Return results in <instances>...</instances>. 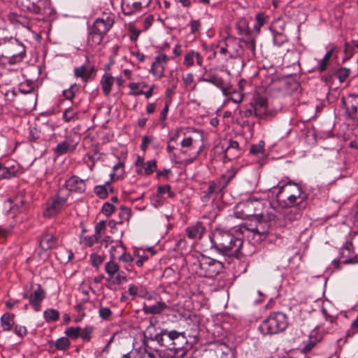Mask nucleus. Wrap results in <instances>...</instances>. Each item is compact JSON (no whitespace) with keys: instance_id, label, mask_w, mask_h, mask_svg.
Returning <instances> with one entry per match:
<instances>
[{"instance_id":"40","label":"nucleus","mask_w":358,"mask_h":358,"mask_svg":"<svg viewBox=\"0 0 358 358\" xmlns=\"http://www.w3.org/2000/svg\"><path fill=\"white\" fill-rule=\"evenodd\" d=\"M131 210L129 208L125 206L120 207V211L119 213V217L120 220L118 222L119 224H122L124 221H129L131 216Z\"/></svg>"},{"instance_id":"47","label":"nucleus","mask_w":358,"mask_h":358,"mask_svg":"<svg viewBox=\"0 0 358 358\" xmlns=\"http://www.w3.org/2000/svg\"><path fill=\"white\" fill-rule=\"evenodd\" d=\"M356 52L357 50L354 48L352 45L350 43L346 42L344 48V61L350 59L356 53Z\"/></svg>"},{"instance_id":"56","label":"nucleus","mask_w":358,"mask_h":358,"mask_svg":"<svg viewBox=\"0 0 358 358\" xmlns=\"http://www.w3.org/2000/svg\"><path fill=\"white\" fill-rule=\"evenodd\" d=\"M14 333L19 337L23 338L27 334V329L24 326L16 324L13 327Z\"/></svg>"},{"instance_id":"32","label":"nucleus","mask_w":358,"mask_h":358,"mask_svg":"<svg viewBox=\"0 0 358 358\" xmlns=\"http://www.w3.org/2000/svg\"><path fill=\"white\" fill-rule=\"evenodd\" d=\"M336 50V47H332L324 55L322 59H321L319 62V65L317 66V71L320 73L324 72L327 69V64L329 63V59H331L334 50Z\"/></svg>"},{"instance_id":"19","label":"nucleus","mask_w":358,"mask_h":358,"mask_svg":"<svg viewBox=\"0 0 358 358\" xmlns=\"http://www.w3.org/2000/svg\"><path fill=\"white\" fill-rule=\"evenodd\" d=\"M168 309L166 303L162 301L156 302L152 305H148L145 303L143 304L142 311L145 315H160L165 310Z\"/></svg>"},{"instance_id":"52","label":"nucleus","mask_w":358,"mask_h":358,"mask_svg":"<svg viewBox=\"0 0 358 358\" xmlns=\"http://www.w3.org/2000/svg\"><path fill=\"white\" fill-rule=\"evenodd\" d=\"M112 315V311L108 307H100L99 309V316L104 320H109Z\"/></svg>"},{"instance_id":"35","label":"nucleus","mask_w":358,"mask_h":358,"mask_svg":"<svg viewBox=\"0 0 358 358\" xmlns=\"http://www.w3.org/2000/svg\"><path fill=\"white\" fill-rule=\"evenodd\" d=\"M43 317L46 322H55L59 317V312L55 309L48 308L43 312Z\"/></svg>"},{"instance_id":"37","label":"nucleus","mask_w":358,"mask_h":358,"mask_svg":"<svg viewBox=\"0 0 358 358\" xmlns=\"http://www.w3.org/2000/svg\"><path fill=\"white\" fill-rule=\"evenodd\" d=\"M216 187L217 184L214 181H209L208 189L203 192V195L201 196L202 201L208 200L210 196L215 193Z\"/></svg>"},{"instance_id":"24","label":"nucleus","mask_w":358,"mask_h":358,"mask_svg":"<svg viewBox=\"0 0 358 358\" xmlns=\"http://www.w3.org/2000/svg\"><path fill=\"white\" fill-rule=\"evenodd\" d=\"M56 239L52 234H44L41 241L39 245L43 250H48L55 247Z\"/></svg>"},{"instance_id":"41","label":"nucleus","mask_w":358,"mask_h":358,"mask_svg":"<svg viewBox=\"0 0 358 358\" xmlns=\"http://www.w3.org/2000/svg\"><path fill=\"white\" fill-rule=\"evenodd\" d=\"M196 52L193 50H189L185 55L183 65L190 67L194 65Z\"/></svg>"},{"instance_id":"2","label":"nucleus","mask_w":358,"mask_h":358,"mask_svg":"<svg viewBox=\"0 0 358 358\" xmlns=\"http://www.w3.org/2000/svg\"><path fill=\"white\" fill-rule=\"evenodd\" d=\"M276 199L282 206L301 204L302 208H306L308 205L306 194L299 185L294 182L280 187Z\"/></svg>"},{"instance_id":"46","label":"nucleus","mask_w":358,"mask_h":358,"mask_svg":"<svg viewBox=\"0 0 358 358\" xmlns=\"http://www.w3.org/2000/svg\"><path fill=\"white\" fill-rule=\"evenodd\" d=\"M18 92L23 94H30L34 92V86L30 82L20 83Z\"/></svg>"},{"instance_id":"50","label":"nucleus","mask_w":358,"mask_h":358,"mask_svg":"<svg viewBox=\"0 0 358 358\" xmlns=\"http://www.w3.org/2000/svg\"><path fill=\"white\" fill-rule=\"evenodd\" d=\"M16 175V171H15V168H8L3 166L2 171L1 173V176L3 178L10 179Z\"/></svg>"},{"instance_id":"42","label":"nucleus","mask_w":358,"mask_h":358,"mask_svg":"<svg viewBox=\"0 0 358 358\" xmlns=\"http://www.w3.org/2000/svg\"><path fill=\"white\" fill-rule=\"evenodd\" d=\"M81 329L79 327H70L66 329L64 333L66 337L72 339L78 338L80 336V331Z\"/></svg>"},{"instance_id":"7","label":"nucleus","mask_w":358,"mask_h":358,"mask_svg":"<svg viewBox=\"0 0 358 358\" xmlns=\"http://www.w3.org/2000/svg\"><path fill=\"white\" fill-rule=\"evenodd\" d=\"M68 198L69 192L64 187H59L55 195L48 201L43 213L44 215L51 217L57 215L62 210Z\"/></svg>"},{"instance_id":"59","label":"nucleus","mask_w":358,"mask_h":358,"mask_svg":"<svg viewBox=\"0 0 358 358\" xmlns=\"http://www.w3.org/2000/svg\"><path fill=\"white\" fill-rule=\"evenodd\" d=\"M101 211L106 216H110L115 211V206L112 203L106 202L103 205Z\"/></svg>"},{"instance_id":"63","label":"nucleus","mask_w":358,"mask_h":358,"mask_svg":"<svg viewBox=\"0 0 358 358\" xmlns=\"http://www.w3.org/2000/svg\"><path fill=\"white\" fill-rule=\"evenodd\" d=\"M193 141V138L186 137L181 141L180 145L182 148H190L192 146Z\"/></svg>"},{"instance_id":"20","label":"nucleus","mask_w":358,"mask_h":358,"mask_svg":"<svg viewBox=\"0 0 358 358\" xmlns=\"http://www.w3.org/2000/svg\"><path fill=\"white\" fill-rule=\"evenodd\" d=\"M205 232L206 228L201 222H197L195 225L188 227L185 229L187 236L192 240H200Z\"/></svg>"},{"instance_id":"9","label":"nucleus","mask_w":358,"mask_h":358,"mask_svg":"<svg viewBox=\"0 0 358 358\" xmlns=\"http://www.w3.org/2000/svg\"><path fill=\"white\" fill-rule=\"evenodd\" d=\"M69 192V196L71 193L83 194L86 191V181L81 179L78 176L73 175L68 178L65 183L61 187Z\"/></svg>"},{"instance_id":"1","label":"nucleus","mask_w":358,"mask_h":358,"mask_svg":"<svg viewBox=\"0 0 358 358\" xmlns=\"http://www.w3.org/2000/svg\"><path fill=\"white\" fill-rule=\"evenodd\" d=\"M210 248L223 256L241 258V252L243 244L241 238L235 236L233 234L222 230H215L210 236Z\"/></svg>"},{"instance_id":"64","label":"nucleus","mask_w":358,"mask_h":358,"mask_svg":"<svg viewBox=\"0 0 358 358\" xmlns=\"http://www.w3.org/2000/svg\"><path fill=\"white\" fill-rule=\"evenodd\" d=\"M137 295L141 298H144V299H150V296L148 292L147 291L146 288L144 287L143 286L138 287V292Z\"/></svg>"},{"instance_id":"22","label":"nucleus","mask_w":358,"mask_h":358,"mask_svg":"<svg viewBox=\"0 0 358 358\" xmlns=\"http://www.w3.org/2000/svg\"><path fill=\"white\" fill-rule=\"evenodd\" d=\"M48 345L53 352L55 350H66L71 345V342L68 337L64 336L58 338L56 341H49Z\"/></svg>"},{"instance_id":"5","label":"nucleus","mask_w":358,"mask_h":358,"mask_svg":"<svg viewBox=\"0 0 358 358\" xmlns=\"http://www.w3.org/2000/svg\"><path fill=\"white\" fill-rule=\"evenodd\" d=\"M288 322L285 314L280 312L272 313L259 325V329L263 335L277 334L284 331Z\"/></svg>"},{"instance_id":"17","label":"nucleus","mask_w":358,"mask_h":358,"mask_svg":"<svg viewBox=\"0 0 358 358\" xmlns=\"http://www.w3.org/2000/svg\"><path fill=\"white\" fill-rule=\"evenodd\" d=\"M78 145V142L74 141L71 138H66V140L58 143L57 146L53 149L55 155L57 156H61L69 152H73Z\"/></svg>"},{"instance_id":"16","label":"nucleus","mask_w":358,"mask_h":358,"mask_svg":"<svg viewBox=\"0 0 358 358\" xmlns=\"http://www.w3.org/2000/svg\"><path fill=\"white\" fill-rule=\"evenodd\" d=\"M168 57L164 54H160L155 59L151 66L150 72L159 78L164 76V65L166 64Z\"/></svg>"},{"instance_id":"48","label":"nucleus","mask_w":358,"mask_h":358,"mask_svg":"<svg viewBox=\"0 0 358 358\" xmlns=\"http://www.w3.org/2000/svg\"><path fill=\"white\" fill-rule=\"evenodd\" d=\"M124 246L122 244H120V245H115V246H112L109 250L110 252V259H117V255L118 254L119 255H120L121 252H122V250H124Z\"/></svg>"},{"instance_id":"49","label":"nucleus","mask_w":358,"mask_h":358,"mask_svg":"<svg viewBox=\"0 0 358 358\" xmlns=\"http://www.w3.org/2000/svg\"><path fill=\"white\" fill-rule=\"evenodd\" d=\"M265 143L264 141H260L257 144H253L251 145L250 152L252 155H258L264 152V148Z\"/></svg>"},{"instance_id":"61","label":"nucleus","mask_w":358,"mask_h":358,"mask_svg":"<svg viewBox=\"0 0 358 358\" xmlns=\"http://www.w3.org/2000/svg\"><path fill=\"white\" fill-rule=\"evenodd\" d=\"M190 30L192 34H195L199 31L201 28V23L199 20H192L189 22Z\"/></svg>"},{"instance_id":"60","label":"nucleus","mask_w":358,"mask_h":358,"mask_svg":"<svg viewBox=\"0 0 358 358\" xmlns=\"http://www.w3.org/2000/svg\"><path fill=\"white\" fill-rule=\"evenodd\" d=\"M243 42L245 43L246 48L251 51L252 55H255V40L254 38H251L249 41L243 40Z\"/></svg>"},{"instance_id":"36","label":"nucleus","mask_w":358,"mask_h":358,"mask_svg":"<svg viewBox=\"0 0 358 358\" xmlns=\"http://www.w3.org/2000/svg\"><path fill=\"white\" fill-rule=\"evenodd\" d=\"M142 168L143 169V174L149 176L156 171L157 162L154 159L148 161Z\"/></svg>"},{"instance_id":"12","label":"nucleus","mask_w":358,"mask_h":358,"mask_svg":"<svg viewBox=\"0 0 358 358\" xmlns=\"http://www.w3.org/2000/svg\"><path fill=\"white\" fill-rule=\"evenodd\" d=\"M242 42L243 40L233 36H228L225 38L224 43L229 48V58L236 59L241 57L243 54Z\"/></svg>"},{"instance_id":"38","label":"nucleus","mask_w":358,"mask_h":358,"mask_svg":"<svg viewBox=\"0 0 358 358\" xmlns=\"http://www.w3.org/2000/svg\"><path fill=\"white\" fill-rule=\"evenodd\" d=\"M145 354L148 358H172L167 351L162 352L157 350L149 352L145 350Z\"/></svg>"},{"instance_id":"3","label":"nucleus","mask_w":358,"mask_h":358,"mask_svg":"<svg viewBox=\"0 0 358 358\" xmlns=\"http://www.w3.org/2000/svg\"><path fill=\"white\" fill-rule=\"evenodd\" d=\"M26 56V48L22 42L14 37L0 38V58L13 65L21 62Z\"/></svg>"},{"instance_id":"57","label":"nucleus","mask_w":358,"mask_h":358,"mask_svg":"<svg viewBox=\"0 0 358 358\" xmlns=\"http://www.w3.org/2000/svg\"><path fill=\"white\" fill-rule=\"evenodd\" d=\"M115 275H116L114 276V279L112 281L113 284L119 285L127 281V277L124 274V272H120L119 271Z\"/></svg>"},{"instance_id":"25","label":"nucleus","mask_w":358,"mask_h":358,"mask_svg":"<svg viewBox=\"0 0 358 358\" xmlns=\"http://www.w3.org/2000/svg\"><path fill=\"white\" fill-rule=\"evenodd\" d=\"M14 317L15 315L9 313H6L1 317L0 323L3 331H10L13 329L15 324Z\"/></svg>"},{"instance_id":"54","label":"nucleus","mask_w":358,"mask_h":358,"mask_svg":"<svg viewBox=\"0 0 358 358\" xmlns=\"http://www.w3.org/2000/svg\"><path fill=\"white\" fill-rule=\"evenodd\" d=\"M92 328L91 327H86L80 331V336L85 341H89L91 338V334L92 333Z\"/></svg>"},{"instance_id":"58","label":"nucleus","mask_w":358,"mask_h":358,"mask_svg":"<svg viewBox=\"0 0 358 358\" xmlns=\"http://www.w3.org/2000/svg\"><path fill=\"white\" fill-rule=\"evenodd\" d=\"M90 260L92 266L96 268H98L103 261V258L96 253H93L90 255Z\"/></svg>"},{"instance_id":"8","label":"nucleus","mask_w":358,"mask_h":358,"mask_svg":"<svg viewBox=\"0 0 358 358\" xmlns=\"http://www.w3.org/2000/svg\"><path fill=\"white\" fill-rule=\"evenodd\" d=\"M173 338L170 350H167L172 358H183L187 353L185 345L187 343V338L184 332L177 331V335Z\"/></svg>"},{"instance_id":"15","label":"nucleus","mask_w":358,"mask_h":358,"mask_svg":"<svg viewBox=\"0 0 358 358\" xmlns=\"http://www.w3.org/2000/svg\"><path fill=\"white\" fill-rule=\"evenodd\" d=\"M199 82L208 83L220 88L224 85L223 79L211 69H207L206 67L203 68V73L199 78Z\"/></svg>"},{"instance_id":"39","label":"nucleus","mask_w":358,"mask_h":358,"mask_svg":"<svg viewBox=\"0 0 358 358\" xmlns=\"http://www.w3.org/2000/svg\"><path fill=\"white\" fill-rule=\"evenodd\" d=\"M74 74L77 78H81L85 81L90 78V73L87 74V68L85 66H81L74 69Z\"/></svg>"},{"instance_id":"11","label":"nucleus","mask_w":358,"mask_h":358,"mask_svg":"<svg viewBox=\"0 0 358 358\" xmlns=\"http://www.w3.org/2000/svg\"><path fill=\"white\" fill-rule=\"evenodd\" d=\"M45 296L46 292L40 284L37 285V288L32 293L30 294H24L23 295V298L29 300V304L36 312L41 310V303Z\"/></svg>"},{"instance_id":"23","label":"nucleus","mask_w":358,"mask_h":358,"mask_svg":"<svg viewBox=\"0 0 358 358\" xmlns=\"http://www.w3.org/2000/svg\"><path fill=\"white\" fill-rule=\"evenodd\" d=\"M237 171L238 170L236 169L231 168L222 175L217 184L219 188L221 190L225 188L228 184L234 179L237 173Z\"/></svg>"},{"instance_id":"29","label":"nucleus","mask_w":358,"mask_h":358,"mask_svg":"<svg viewBox=\"0 0 358 358\" xmlns=\"http://www.w3.org/2000/svg\"><path fill=\"white\" fill-rule=\"evenodd\" d=\"M114 80L115 78L110 75L105 74L102 77L101 84L103 92L106 96H108L110 94L111 91V87L113 85Z\"/></svg>"},{"instance_id":"6","label":"nucleus","mask_w":358,"mask_h":358,"mask_svg":"<svg viewBox=\"0 0 358 358\" xmlns=\"http://www.w3.org/2000/svg\"><path fill=\"white\" fill-rule=\"evenodd\" d=\"M195 265L199 268V274L206 278H212L222 271L224 265L222 262L201 255L196 260Z\"/></svg>"},{"instance_id":"43","label":"nucleus","mask_w":358,"mask_h":358,"mask_svg":"<svg viewBox=\"0 0 358 358\" xmlns=\"http://www.w3.org/2000/svg\"><path fill=\"white\" fill-rule=\"evenodd\" d=\"M99 237L95 234L92 236H87L81 238V243L85 246L92 247L94 243H97Z\"/></svg>"},{"instance_id":"34","label":"nucleus","mask_w":358,"mask_h":358,"mask_svg":"<svg viewBox=\"0 0 358 358\" xmlns=\"http://www.w3.org/2000/svg\"><path fill=\"white\" fill-rule=\"evenodd\" d=\"M268 20V17L264 13H258L255 15V24L254 25V30L259 33L261 27H263Z\"/></svg>"},{"instance_id":"30","label":"nucleus","mask_w":358,"mask_h":358,"mask_svg":"<svg viewBox=\"0 0 358 358\" xmlns=\"http://www.w3.org/2000/svg\"><path fill=\"white\" fill-rule=\"evenodd\" d=\"M108 189L110 192H113V188L110 187L109 182H106L103 185H97L94 187V193L100 199H106L108 195Z\"/></svg>"},{"instance_id":"21","label":"nucleus","mask_w":358,"mask_h":358,"mask_svg":"<svg viewBox=\"0 0 358 358\" xmlns=\"http://www.w3.org/2000/svg\"><path fill=\"white\" fill-rule=\"evenodd\" d=\"M40 1L41 0H17V4L23 10H28L34 14L41 12Z\"/></svg>"},{"instance_id":"10","label":"nucleus","mask_w":358,"mask_h":358,"mask_svg":"<svg viewBox=\"0 0 358 358\" xmlns=\"http://www.w3.org/2000/svg\"><path fill=\"white\" fill-rule=\"evenodd\" d=\"M256 201L246 200L238 203L235 208V214L237 217L247 219L255 215Z\"/></svg>"},{"instance_id":"44","label":"nucleus","mask_w":358,"mask_h":358,"mask_svg":"<svg viewBox=\"0 0 358 358\" xmlns=\"http://www.w3.org/2000/svg\"><path fill=\"white\" fill-rule=\"evenodd\" d=\"M78 90V87L76 85H71L69 89L64 90L62 92L66 99L71 101L75 96L76 92Z\"/></svg>"},{"instance_id":"18","label":"nucleus","mask_w":358,"mask_h":358,"mask_svg":"<svg viewBox=\"0 0 358 358\" xmlns=\"http://www.w3.org/2000/svg\"><path fill=\"white\" fill-rule=\"evenodd\" d=\"M286 210L284 212V217L286 220L294 221L299 220L306 208H302L301 204H294L290 206H282Z\"/></svg>"},{"instance_id":"27","label":"nucleus","mask_w":358,"mask_h":358,"mask_svg":"<svg viewBox=\"0 0 358 358\" xmlns=\"http://www.w3.org/2000/svg\"><path fill=\"white\" fill-rule=\"evenodd\" d=\"M177 335V331L172 330V331H168L167 329H164V333H163V341L162 342H160V346L166 347L169 348V350H170L171 348L172 341H173L174 336Z\"/></svg>"},{"instance_id":"26","label":"nucleus","mask_w":358,"mask_h":358,"mask_svg":"<svg viewBox=\"0 0 358 358\" xmlns=\"http://www.w3.org/2000/svg\"><path fill=\"white\" fill-rule=\"evenodd\" d=\"M275 113L268 109V107L254 108V115L259 120H268L273 117Z\"/></svg>"},{"instance_id":"33","label":"nucleus","mask_w":358,"mask_h":358,"mask_svg":"<svg viewBox=\"0 0 358 358\" xmlns=\"http://www.w3.org/2000/svg\"><path fill=\"white\" fill-rule=\"evenodd\" d=\"M250 105L252 108L268 107V101L266 98L263 97L259 94H256L254 95Z\"/></svg>"},{"instance_id":"51","label":"nucleus","mask_w":358,"mask_h":358,"mask_svg":"<svg viewBox=\"0 0 358 358\" xmlns=\"http://www.w3.org/2000/svg\"><path fill=\"white\" fill-rule=\"evenodd\" d=\"M117 259L119 261H121L125 264H130L134 261L133 257L131 255L130 253L127 252L126 248H124V250H122L120 255L117 257Z\"/></svg>"},{"instance_id":"55","label":"nucleus","mask_w":358,"mask_h":358,"mask_svg":"<svg viewBox=\"0 0 358 358\" xmlns=\"http://www.w3.org/2000/svg\"><path fill=\"white\" fill-rule=\"evenodd\" d=\"M12 227L3 228L0 227V243H4L11 234Z\"/></svg>"},{"instance_id":"45","label":"nucleus","mask_w":358,"mask_h":358,"mask_svg":"<svg viewBox=\"0 0 358 358\" xmlns=\"http://www.w3.org/2000/svg\"><path fill=\"white\" fill-rule=\"evenodd\" d=\"M350 72V70L349 69L340 68L336 71L335 76L338 78L340 83H343L349 76Z\"/></svg>"},{"instance_id":"28","label":"nucleus","mask_w":358,"mask_h":358,"mask_svg":"<svg viewBox=\"0 0 358 358\" xmlns=\"http://www.w3.org/2000/svg\"><path fill=\"white\" fill-rule=\"evenodd\" d=\"M164 329H162L158 327L157 329L150 331L149 332H145V338L148 340H150L152 341L157 342V344L160 345V342L163 341V333Z\"/></svg>"},{"instance_id":"13","label":"nucleus","mask_w":358,"mask_h":358,"mask_svg":"<svg viewBox=\"0 0 358 358\" xmlns=\"http://www.w3.org/2000/svg\"><path fill=\"white\" fill-rule=\"evenodd\" d=\"M342 105L346 108V115L350 119H355L358 113V95L350 94L348 100L341 99Z\"/></svg>"},{"instance_id":"31","label":"nucleus","mask_w":358,"mask_h":358,"mask_svg":"<svg viewBox=\"0 0 358 358\" xmlns=\"http://www.w3.org/2000/svg\"><path fill=\"white\" fill-rule=\"evenodd\" d=\"M115 260L114 259H110V261L105 264V271L110 278H113L120 271V266Z\"/></svg>"},{"instance_id":"62","label":"nucleus","mask_w":358,"mask_h":358,"mask_svg":"<svg viewBox=\"0 0 358 358\" xmlns=\"http://www.w3.org/2000/svg\"><path fill=\"white\" fill-rule=\"evenodd\" d=\"M106 228V222L101 220L95 225V234L99 238L101 237V232Z\"/></svg>"},{"instance_id":"4","label":"nucleus","mask_w":358,"mask_h":358,"mask_svg":"<svg viewBox=\"0 0 358 358\" xmlns=\"http://www.w3.org/2000/svg\"><path fill=\"white\" fill-rule=\"evenodd\" d=\"M113 24L114 20L110 17H106V19H96L92 27L89 28L87 45L92 48L99 45Z\"/></svg>"},{"instance_id":"53","label":"nucleus","mask_w":358,"mask_h":358,"mask_svg":"<svg viewBox=\"0 0 358 358\" xmlns=\"http://www.w3.org/2000/svg\"><path fill=\"white\" fill-rule=\"evenodd\" d=\"M153 90H154V85H152L150 87V89L146 92H144L143 90L134 91V92H129V94L131 96H138V95H141V94H144L146 99H149L152 95Z\"/></svg>"},{"instance_id":"14","label":"nucleus","mask_w":358,"mask_h":358,"mask_svg":"<svg viewBox=\"0 0 358 358\" xmlns=\"http://www.w3.org/2000/svg\"><path fill=\"white\" fill-rule=\"evenodd\" d=\"M241 232L248 231L250 234L247 235L248 238H252L254 243H259L264 240L267 236L268 231L262 229L261 226L255 228H248V227H241Z\"/></svg>"}]
</instances>
